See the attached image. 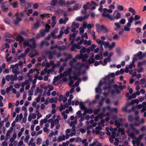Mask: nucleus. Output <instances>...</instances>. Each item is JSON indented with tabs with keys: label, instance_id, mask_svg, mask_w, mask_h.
I'll list each match as a JSON object with an SVG mask.
<instances>
[{
	"label": "nucleus",
	"instance_id": "nucleus-1",
	"mask_svg": "<svg viewBox=\"0 0 146 146\" xmlns=\"http://www.w3.org/2000/svg\"><path fill=\"white\" fill-rule=\"evenodd\" d=\"M115 76V74L114 73H112L109 74L108 76L104 78L103 79V81H100L97 87L96 88V92L97 93L101 92V90L100 87L102 84H104L105 85V86L103 88V89L105 91L107 90L108 92L107 93H104L103 95L104 96H107L110 91L111 88L112 86V84L110 80V77L113 78Z\"/></svg>",
	"mask_w": 146,
	"mask_h": 146
},
{
	"label": "nucleus",
	"instance_id": "nucleus-2",
	"mask_svg": "<svg viewBox=\"0 0 146 146\" xmlns=\"http://www.w3.org/2000/svg\"><path fill=\"white\" fill-rule=\"evenodd\" d=\"M72 68H70L67 69L63 73H60V78H62L64 77H66L67 76H69V78L70 79H73L74 80H80V78L78 76L80 74V71H75L73 73L74 76H71L72 70Z\"/></svg>",
	"mask_w": 146,
	"mask_h": 146
},
{
	"label": "nucleus",
	"instance_id": "nucleus-3",
	"mask_svg": "<svg viewBox=\"0 0 146 146\" xmlns=\"http://www.w3.org/2000/svg\"><path fill=\"white\" fill-rule=\"evenodd\" d=\"M36 46L35 40L33 38L26 40L23 42V46L24 48L27 46L34 48H36Z\"/></svg>",
	"mask_w": 146,
	"mask_h": 146
},
{
	"label": "nucleus",
	"instance_id": "nucleus-4",
	"mask_svg": "<svg viewBox=\"0 0 146 146\" xmlns=\"http://www.w3.org/2000/svg\"><path fill=\"white\" fill-rule=\"evenodd\" d=\"M75 62H74L73 60L72 61H70L69 62L70 66L71 67V68H74L76 71L80 72L82 68L85 66L84 64L83 63L78 62L76 65L74 66V63Z\"/></svg>",
	"mask_w": 146,
	"mask_h": 146
},
{
	"label": "nucleus",
	"instance_id": "nucleus-5",
	"mask_svg": "<svg viewBox=\"0 0 146 146\" xmlns=\"http://www.w3.org/2000/svg\"><path fill=\"white\" fill-rule=\"evenodd\" d=\"M103 15L104 17H106L108 18L110 21H113L115 19H118L121 17V14L119 12H118L115 17H113L111 16L109 14H104Z\"/></svg>",
	"mask_w": 146,
	"mask_h": 146
},
{
	"label": "nucleus",
	"instance_id": "nucleus-6",
	"mask_svg": "<svg viewBox=\"0 0 146 146\" xmlns=\"http://www.w3.org/2000/svg\"><path fill=\"white\" fill-rule=\"evenodd\" d=\"M96 26L98 31H99L100 30H101L103 31L104 33H108L109 31L107 28L104 25H102L100 26L99 24H97L96 25Z\"/></svg>",
	"mask_w": 146,
	"mask_h": 146
},
{
	"label": "nucleus",
	"instance_id": "nucleus-7",
	"mask_svg": "<svg viewBox=\"0 0 146 146\" xmlns=\"http://www.w3.org/2000/svg\"><path fill=\"white\" fill-rule=\"evenodd\" d=\"M5 79L8 81L11 80V83H14V80H17V76L16 75H15L14 76L12 75H7L5 77Z\"/></svg>",
	"mask_w": 146,
	"mask_h": 146
},
{
	"label": "nucleus",
	"instance_id": "nucleus-8",
	"mask_svg": "<svg viewBox=\"0 0 146 146\" xmlns=\"http://www.w3.org/2000/svg\"><path fill=\"white\" fill-rule=\"evenodd\" d=\"M10 68L12 69V72L15 74V75L18 74L20 72L19 71L18 65L17 63L15 65H12L11 66Z\"/></svg>",
	"mask_w": 146,
	"mask_h": 146
},
{
	"label": "nucleus",
	"instance_id": "nucleus-9",
	"mask_svg": "<svg viewBox=\"0 0 146 146\" xmlns=\"http://www.w3.org/2000/svg\"><path fill=\"white\" fill-rule=\"evenodd\" d=\"M58 33L57 31H53L51 33V36H52V38H59L61 37L64 33L63 31H60L59 32V35L58 36H56L55 34Z\"/></svg>",
	"mask_w": 146,
	"mask_h": 146
},
{
	"label": "nucleus",
	"instance_id": "nucleus-10",
	"mask_svg": "<svg viewBox=\"0 0 146 146\" xmlns=\"http://www.w3.org/2000/svg\"><path fill=\"white\" fill-rule=\"evenodd\" d=\"M136 107L140 109L142 108L141 110V112L143 113L145 111V108H146V102H143L141 104H139L136 106Z\"/></svg>",
	"mask_w": 146,
	"mask_h": 146
},
{
	"label": "nucleus",
	"instance_id": "nucleus-11",
	"mask_svg": "<svg viewBox=\"0 0 146 146\" xmlns=\"http://www.w3.org/2000/svg\"><path fill=\"white\" fill-rule=\"evenodd\" d=\"M96 42L100 44H103L104 46H107L108 45V42H106L101 40L100 39H98L96 40Z\"/></svg>",
	"mask_w": 146,
	"mask_h": 146
},
{
	"label": "nucleus",
	"instance_id": "nucleus-12",
	"mask_svg": "<svg viewBox=\"0 0 146 146\" xmlns=\"http://www.w3.org/2000/svg\"><path fill=\"white\" fill-rule=\"evenodd\" d=\"M102 129V127L100 126H98L96 128V131L95 132V133L97 134H99L100 135H104V133L100 131Z\"/></svg>",
	"mask_w": 146,
	"mask_h": 146
},
{
	"label": "nucleus",
	"instance_id": "nucleus-13",
	"mask_svg": "<svg viewBox=\"0 0 146 146\" xmlns=\"http://www.w3.org/2000/svg\"><path fill=\"white\" fill-rule=\"evenodd\" d=\"M68 20V18L67 17H65L64 19L61 18L59 20V23L60 24H65Z\"/></svg>",
	"mask_w": 146,
	"mask_h": 146
},
{
	"label": "nucleus",
	"instance_id": "nucleus-14",
	"mask_svg": "<svg viewBox=\"0 0 146 146\" xmlns=\"http://www.w3.org/2000/svg\"><path fill=\"white\" fill-rule=\"evenodd\" d=\"M89 15L87 14H86L84 17H78L76 18V20L77 21H82L84 20L85 19L87 18L88 16Z\"/></svg>",
	"mask_w": 146,
	"mask_h": 146
},
{
	"label": "nucleus",
	"instance_id": "nucleus-15",
	"mask_svg": "<svg viewBox=\"0 0 146 146\" xmlns=\"http://www.w3.org/2000/svg\"><path fill=\"white\" fill-rule=\"evenodd\" d=\"M10 46L9 44L7 42H5L4 44L1 45V50L2 51H3L6 48H8Z\"/></svg>",
	"mask_w": 146,
	"mask_h": 146
},
{
	"label": "nucleus",
	"instance_id": "nucleus-16",
	"mask_svg": "<svg viewBox=\"0 0 146 146\" xmlns=\"http://www.w3.org/2000/svg\"><path fill=\"white\" fill-rule=\"evenodd\" d=\"M134 140L132 141V142L133 145H136L137 146H139L140 141L137 138H135Z\"/></svg>",
	"mask_w": 146,
	"mask_h": 146
},
{
	"label": "nucleus",
	"instance_id": "nucleus-17",
	"mask_svg": "<svg viewBox=\"0 0 146 146\" xmlns=\"http://www.w3.org/2000/svg\"><path fill=\"white\" fill-rule=\"evenodd\" d=\"M145 54L142 55V52L141 51L139 52L137 54L135 55V56L137 57L139 59L142 58L144 57L145 56Z\"/></svg>",
	"mask_w": 146,
	"mask_h": 146
},
{
	"label": "nucleus",
	"instance_id": "nucleus-18",
	"mask_svg": "<svg viewBox=\"0 0 146 146\" xmlns=\"http://www.w3.org/2000/svg\"><path fill=\"white\" fill-rule=\"evenodd\" d=\"M126 132L129 134V136L131 138L134 139L135 138V134L133 132H130V129H128L126 131Z\"/></svg>",
	"mask_w": 146,
	"mask_h": 146
},
{
	"label": "nucleus",
	"instance_id": "nucleus-19",
	"mask_svg": "<svg viewBox=\"0 0 146 146\" xmlns=\"http://www.w3.org/2000/svg\"><path fill=\"white\" fill-rule=\"evenodd\" d=\"M65 140L64 135H62L58 136L57 139V142L59 143L62 141H64Z\"/></svg>",
	"mask_w": 146,
	"mask_h": 146
},
{
	"label": "nucleus",
	"instance_id": "nucleus-20",
	"mask_svg": "<svg viewBox=\"0 0 146 146\" xmlns=\"http://www.w3.org/2000/svg\"><path fill=\"white\" fill-rule=\"evenodd\" d=\"M130 126L131 130L134 131L135 134H138L139 133V131L137 129H135L133 127V125L132 124H131L130 125Z\"/></svg>",
	"mask_w": 146,
	"mask_h": 146
},
{
	"label": "nucleus",
	"instance_id": "nucleus-21",
	"mask_svg": "<svg viewBox=\"0 0 146 146\" xmlns=\"http://www.w3.org/2000/svg\"><path fill=\"white\" fill-rule=\"evenodd\" d=\"M82 54H80L79 55H76L75 58L73 59V60L74 62L76 61V59H82Z\"/></svg>",
	"mask_w": 146,
	"mask_h": 146
},
{
	"label": "nucleus",
	"instance_id": "nucleus-22",
	"mask_svg": "<svg viewBox=\"0 0 146 146\" xmlns=\"http://www.w3.org/2000/svg\"><path fill=\"white\" fill-rule=\"evenodd\" d=\"M133 20L134 19L132 17H131L129 19H128V22L127 24V26L128 27H129L131 26V23L133 22Z\"/></svg>",
	"mask_w": 146,
	"mask_h": 146
},
{
	"label": "nucleus",
	"instance_id": "nucleus-23",
	"mask_svg": "<svg viewBox=\"0 0 146 146\" xmlns=\"http://www.w3.org/2000/svg\"><path fill=\"white\" fill-rule=\"evenodd\" d=\"M61 119L59 115H57L56 116V118L54 120L53 123L55 124H59V121L61 120Z\"/></svg>",
	"mask_w": 146,
	"mask_h": 146
},
{
	"label": "nucleus",
	"instance_id": "nucleus-24",
	"mask_svg": "<svg viewBox=\"0 0 146 146\" xmlns=\"http://www.w3.org/2000/svg\"><path fill=\"white\" fill-rule=\"evenodd\" d=\"M103 13L102 14V16L103 17L104 16L103 15V14H108L107 13V12H109V13H111L113 12V11L111 9H107L106 8H104L103 9Z\"/></svg>",
	"mask_w": 146,
	"mask_h": 146
},
{
	"label": "nucleus",
	"instance_id": "nucleus-25",
	"mask_svg": "<svg viewBox=\"0 0 146 146\" xmlns=\"http://www.w3.org/2000/svg\"><path fill=\"white\" fill-rule=\"evenodd\" d=\"M76 36V35L75 33H73L70 36V40L71 44L73 43L74 42V38Z\"/></svg>",
	"mask_w": 146,
	"mask_h": 146
},
{
	"label": "nucleus",
	"instance_id": "nucleus-26",
	"mask_svg": "<svg viewBox=\"0 0 146 146\" xmlns=\"http://www.w3.org/2000/svg\"><path fill=\"white\" fill-rule=\"evenodd\" d=\"M38 92L40 94L42 93V90L39 87H37L36 88V90L34 92L35 95L36 96Z\"/></svg>",
	"mask_w": 146,
	"mask_h": 146
},
{
	"label": "nucleus",
	"instance_id": "nucleus-27",
	"mask_svg": "<svg viewBox=\"0 0 146 146\" xmlns=\"http://www.w3.org/2000/svg\"><path fill=\"white\" fill-rule=\"evenodd\" d=\"M92 56H91V57L88 60V62L90 64L93 63L95 62V60L94 58V54L93 53H92Z\"/></svg>",
	"mask_w": 146,
	"mask_h": 146
},
{
	"label": "nucleus",
	"instance_id": "nucleus-28",
	"mask_svg": "<svg viewBox=\"0 0 146 146\" xmlns=\"http://www.w3.org/2000/svg\"><path fill=\"white\" fill-rule=\"evenodd\" d=\"M15 15L17 16V17L16 19L14 21V23L15 25H16L21 20V18L18 16L17 13H16L15 14Z\"/></svg>",
	"mask_w": 146,
	"mask_h": 146
},
{
	"label": "nucleus",
	"instance_id": "nucleus-29",
	"mask_svg": "<svg viewBox=\"0 0 146 146\" xmlns=\"http://www.w3.org/2000/svg\"><path fill=\"white\" fill-rule=\"evenodd\" d=\"M79 27V25L78 23H76L75 22L72 23V24L70 28H78Z\"/></svg>",
	"mask_w": 146,
	"mask_h": 146
},
{
	"label": "nucleus",
	"instance_id": "nucleus-30",
	"mask_svg": "<svg viewBox=\"0 0 146 146\" xmlns=\"http://www.w3.org/2000/svg\"><path fill=\"white\" fill-rule=\"evenodd\" d=\"M115 45V43L114 42H112L111 45H109V43L108 42V45L107 46H104V47L105 48L108 47L110 50H111L113 47H114Z\"/></svg>",
	"mask_w": 146,
	"mask_h": 146
},
{
	"label": "nucleus",
	"instance_id": "nucleus-31",
	"mask_svg": "<svg viewBox=\"0 0 146 146\" xmlns=\"http://www.w3.org/2000/svg\"><path fill=\"white\" fill-rule=\"evenodd\" d=\"M45 53L46 55H49V58L50 59H51L53 58L52 55V52L50 51H47Z\"/></svg>",
	"mask_w": 146,
	"mask_h": 146
},
{
	"label": "nucleus",
	"instance_id": "nucleus-32",
	"mask_svg": "<svg viewBox=\"0 0 146 146\" xmlns=\"http://www.w3.org/2000/svg\"><path fill=\"white\" fill-rule=\"evenodd\" d=\"M34 139L33 138H31L28 144L29 146H35V142H33Z\"/></svg>",
	"mask_w": 146,
	"mask_h": 146
},
{
	"label": "nucleus",
	"instance_id": "nucleus-33",
	"mask_svg": "<svg viewBox=\"0 0 146 146\" xmlns=\"http://www.w3.org/2000/svg\"><path fill=\"white\" fill-rule=\"evenodd\" d=\"M40 24L39 22L37 21L36 23L34 24L33 27V29H36L39 27Z\"/></svg>",
	"mask_w": 146,
	"mask_h": 146
},
{
	"label": "nucleus",
	"instance_id": "nucleus-34",
	"mask_svg": "<svg viewBox=\"0 0 146 146\" xmlns=\"http://www.w3.org/2000/svg\"><path fill=\"white\" fill-rule=\"evenodd\" d=\"M13 128L12 127H10L9 130H8L6 134V136L7 137H9L12 131Z\"/></svg>",
	"mask_w": 146,
	"mask_h": 146
},
{
	"label": "nucleus",
	"instance_id": "nucleus-35",
	"mask_svg": "<svg viewBox=\"0 0 146 146\" xmlns=\"http://www.w3.org/2000/svg\"><path fill=\"white\" fill-rule=\"evenodd\" d=\"M82 61L85 62L88 57V55L87 54H85L84 55L82 54Z\"/></svg>",
	"mask_w": 146,
	"mask_h": 146
},
{
	"label": "nucleus",
	"instance_id": "nucleus-36",
	"mask_svg": "<svg viewBox=\"0 0 146 146\" xmlns=\"http://www.w3.org/2000/svg\"><path fill=\"white\" fill-rule=\"evenodd\" d=\"M114 125L117 127H119L123 125V124L121 123L120 122L117 121L116 120H115V121Z\"/></svg>",
	"mask_w": 146,
	"mask_h": 146
},
{
	"label": "nucleus",
	"instance_id": "nucleus-37",
	"mask_svg": "<svg viewBox=\"0 0 146 146\" xmlns=\"http://www.w3.org/2000/svg\"><path fill=\"white\" fill-rule=\"evenodd\" d=\"M47 122V119L46 118H44L43 119H42L40 121V125L42 126L44 123H46Z\"/></svg>",
	"mask_w": 146,
	"mask_h": 146
},
{
	"label": "nucleus",
	"instance_id": "nucleus-38",
	"mask_svg": "<svg viewBox=\"0 0 146 146\" xmlns=\"http://www.w3.org/2000/svg\"><path fill=\"white\" fill-rule=\"evenodd\" d=\"M139 103V101L138 99H135L134 100H132L131 102L129 104V105L133 104L134 103L137 104H138Z\"/></svg>",
	"mask_w": 146,
	"mask_h": 146
},
{
	"label": "nucleus",
	"instance_id": "nucleus-39",
	"mask_svg": "<svg viewBox=\"0 0 146 146\" xmlns=\"http://www.w3.org/2000/svg\"><path fill=\"white\" fill-rule=\"evenodd\" d=\"M118 132L120 133L122 135H124L125 134L124 129L123 128H119L118 129Z\"/></svg>",
	"mask_w": 146,
	"mask_h": 146
},
{
	"label": "nucleus",
	"instance_id": "nucleus-40",
	"mask_svg": "<svg viewBox=\"0 0 146 146\" xmlns=\"http://www.w3.org/2000/svg\"><path fill=\"white\" fill-rule=\"evenodd\" d=\"M103 58L102 54H97L95 56V59L97 60H101Z\"/></svg>",
	"mask_w": 146,
	"mask_h": 146
},
{
	"label": "nucleus",
	"instance_id": "nucleus-41",
	"mask_svg": "<svg viewBox=\"0 0 146 146\" xmlns=\"http://www.w3.org/2000/svg\"><path fill=\"white\" fill-rule=\"evenodd\" d=\"M17 40L21 42L24 40L23 37L20 35H18L17 36Z\"/></svg>",
	"mask_w": 146,
	"mask_h": 146
},
{
	"label": "nucleus",
	"instance_id": "nucleus-42",
	"mask_svg": "<svg viewBox=\"0 0 146 146\" xmlns=\"http://www.w3.org/2000/svg\"><path fill=\"white\" fill-rule=\"evenodd\" d=\"M84 44L85 45L90 46L91 44V42L90 40L87 41V40H85L84 41Z\"/></svg>",
	"mask_w": 146,
	"mask_h": 146
},
{
	"label": "nucleus",
	"instance_id": "nucleus-43",
	"mask_svg": "<svg viewBox=\"0 0 146 146\" xmlns=\"http://www.w3.org/2000/svg\"><path fill=\"white\" fill-rule=\"evenodd\" d=\"M57 98H52L49 100V102L50 103H52L53 102L56 103L57 101Z\"/></svg>",
	"mask_w": 146,
	"mask_h": 146
},
{
	"label": "nucleus",
	"instance_id": "nucleus-44",
	"mask_svg": "<svg viewBox=\"0 0 146 146\" xmlns=\"http://www.w3.org/2000/svg\"><path fill=\"white\" fill-rule=\"evenodd\" d=\"M79 106L81 109L84 110H86L87 108L84 105L83 103L82 102H80L79 104Z\"/></svg>",
	"mask_w": 146,
	"mask_h": 146
},
{
	"label": "nucleus",
	"instance_id": "nucleus-45",
	"mask_svg": "<svg viewBox=\"0 0 146 146\" xmlns=\"http://www.w3.org/2000/svg\"><path fill=\"white\" fill-rule=\"evenodd\" d=\"M50 28V26L46 24V26L45 28L44 31L46 33H48L49 32Z\"/></svg>",
	"mask_w": 146,
	"mask_h": 146
},
{
	"label": "nucleus",
	"instance_id": "nucleus-46",
	"mask_svg": "<svg viewBox=\"0 0 146 146\" xmlns=\"http://www.w3.org/2000/svg\"><path fill=\"white\" fill-rule=\"evenodd\" d=\"M59 4L61 6L65 5V2L64 0H59Z\"/></svg>",
	"mask_w": 146,
	"mask_h": 146
},
{
	"label": "nucleus",
	"instance_id": "nucleus-47",
	"mask_svg": "<svg viewBox=\"0 0 146 146\" xmlns=\"http://www.w3.org/2000/svg\"><path fill=\"white\" fill-rule=\"evenodd\" d=\"M77 120L76 119H75L74 121H71L69 125L70 126H72V125H74L76 124L77 123Z\"/></svg>",
	"mask_w": 146,
	"mask_h": 146
},
{
	"label": "nucleus",
	"instance_id": "nucleus-48",
	"mask_svg": "<svg viewBox=\"0 0 146 146\" xmlns=\"http://www.w3.org/2000/svg\"><path fill=\"white\" fill-rule=\"evenodd\" d=\"M70 44L72 45V47L71 48V50L73 51H75V49L76 48L75 44H73V43H72L71 44V42H70Z\"/></svg>",
	"mask_w": 146,
	"mask_h": 146
},
{
	"label": "nucleus",
	"instance_id": "nucleus-49",
	"mask_svg": "<svg viewBox=\"0 0 146 146\" xmlns=\"http://www.w3.org/2000/svg\"><path fill=\"white\" fill-rule=\"evenodd\" d=\"M12 5L14 8H17L18 7V3L16 1H14L12 3Z\"/></svg>",
	"mask_w": 146,
	"mask_h": 146
},
{
	"label": "nucleus",
	"instance_id": "nucleus-50",
	"mask_svg": "<svg viewBox=\"0 0 146 146\" xmlns=\"http://www.w3.org/2000/svg\"><path fill=\"white\" fill-rule=\"evenodd\" d=\"M135 121H137L138 122V123H134L133 124V125H134L135 126H138L139 124V123H140V122L139 121V117L137 116L135 118Z\"/></svg>",
	"mask_w": 146,
	"mask_h": 146
},
{
	"label": "nucleus",
	"instance_id": "nucleus-51",
	"mask_svg": "<svg viewBox=\"0 0 146 146\" xmlns=\"http://www.w3.org/2000/svg\"><path fill=\"white\" fill-rule=\"evenodd\" d=\"M66 58L65 59V62L67 61L68 59H70L72 58L71 55L70 54H67L66 56Z\"/></svg>",
	"mask_w": 146,
	"mask_h": 146
},
{
	"label": "nucleus",
	"instance_id": "nucleus-52",
	"mask_svg": "<svg viewBox=\"0 0 146 146\" xmlns=\"http://www.w3.org/2000/svg\"><path fill=\"white\" fill-rule=\"evenodd\" d=\"M117 7V9L119 11H122L124 10L123 7L122 5H118Z\"/></svg>",
	"mask_w": 146,
	"mask_h": 146
},
{
	"label": "nucleus",
	"instance_id": "nucleus-53",
	"mask_svg": "<svg viewBox=\"0 0 146 146\" xmlns=\"http://www.w3.org/2000/svg\"><path fill=\"white\" fill-rule=\"evenodd\" d=\"M5 37L11 38L13 37V36L9 33H7L5 34Z\"/></svg>",
	"mask_w": 146,
	"mask_h": 146
},
{
	"label": "nucleus",
	"instance_id": "nucleus-54",
	"mask_svg": "<svg viewBox=\"0 0 146 146\" xmlns=\"http://www.w3.org/2000/svg\"><path fill=\"white\" fill-rule=\"evenodd\" d=\"M21 5L23 6H25L26 5L25 0H20Z\"/></svg>",
	"mask_w": 146,
	"mask_h": 146
},
{
	"label": "nucleus",
	"instance_id": "nucleus-55",
	"mask_svg": "<svg viewBox=\"0 0 146 146\" xmlns=\"http://www.w3.org/2000/svg\"><path fill=\"white\" fill-rule=\"evenodd\" d=\"M61 114L63 116V118L64 119H66L67 118L68 116L67 115L65 114V113L64 111H63L61 113Z\"/></svg>",
	"mask_w": 146,
	"mask_h": 146
},
{
	"label": "nucleus",
	"instance_id": "nucleus-56",
	"mask_svg": "<svg viewBox=\"0 0 146 146\" xmlns=\"http://www.w3.org/2000/svg\"><path fill=\"white\" fill-rule=\"evenodd\" d=\"M57 3V0H52L51 2V4L52 6H55Z\"/></svg>",
	"mask_w": 146,
	"mask_h": 146
},
{
	"label": "nucleus",
	"instance_id": "nucleus-57",
	"mask_svg": "<svg viewBox=\"0 0 146 146\" xmlns=\"http://www.w3.org/2000/svg\"><path fill=\"white\" fill-rule=\"evenodd\" d=\"M12 88H13V86H10L9 87H7L6 89V93H9Z\"/></svg>",
	"mask_w": 146,
	"mask_h": 146
},
{
	"label": "nucleus",
	"instance_id": "nucleus-58",
	"mask_svg": "<svg viewBox=\"0 0 146 146\" xmlns=\"http://www.w3.org/2000/svg\"><path fill=\"white\" fill-rule=\"evenodd\" d=\"M42 139L40 138H38L37 140L36 144L40 145L42 143Z\"/></svg>",
	"mask_w": 146,
	"mask_h": 146
},
{
	"label": "nucleus",
	"instance_id": "nucleus-59",
	"mask_svg": "<svg viewBox=\"0 0 146 146\" xmlns=\"http://www.w3.org/2000/svg\"><path fill=\"white\" fill-rule=\"evenodd\" d=\"M82 143L84 144L85 146H88V143L87 142V139H84L82 141Z\"/></svg>",
	"mask_w": 146,
	"mask_h": 146
},
{
	"label": "nucleus",
	"instance_id": "nucleus-60",
	"mask_svg": "<svg viewBox=\"0 0 146 146\" xmlns=\"http://www.w3.org/2000/svg\"><path fill=\"white\" fill-rule=\"evenodd\" d=\"M112 108H111L109 106H108L106 107H104L103 109L104 111H105L107 109L109 111H111Z\"/></svg>",
	"mask_w": 146,
	"mask_h": 146
},
{
	"label": "nucleus",
	"instance_id": "nucleus-61",
	"mask_svg": "<svg viewBox=\"0 0 146 146\" xmlns=\"http://www.w3.org/2000/svg\"><path fill=\"white\" fill-rule=\"evenodd\" d=\"M86 48L85 47H83L80 50V53L82 54L83 53L86 52Z\"/></svg>",
	"mask_w": 146,
	"mask_h": 146
},
{
	"label": "nucleus",
	"instance_id": "nucleus-62",
	"mask_svg": "<svg viewBox=\"0 0 146 146\" xmlns=\"http://www.w3.org/2000/svg\"><path fill=\"white\" fill-rule=\"evenodd\" d=\"M136 97V94L135 93H133L131 96H129V99H131L132 98H135Z\"/></svg>",
	"mask_w": 146,
	"mask_h": 146
},
{
	"label": "nucleus",
	"instance_id": "nucleus-63",
	"mask_svg": "<svg viewBox=\"0 0 146 146\" xmlns=\"http://www.w3.org/2000/svg\"><path fill=\"white\" fill-rule=\"evenodd\" d=\"M128 118L129 121L130 122H132L133 120V119L131 115L128 116Z\"/></svg>",
	"mask_w": 146,
	"mask_h": 146
},
{
	"label": "nucleus",
	"instance_id": "nucleus-64",
	"mask_svg": "<svg viewBox=\"0 0 146 146\" xmlns=\"http://www.w3.org/2000/svg\"><path fill=\"white\" fill-rule=\"evenodd\" d=\"M60 78H59V76H55L54 77V80L53 81V83H54L55 82H56L58 80V79H60Z\"/></svg>",
	"mask_w": 146,
	"mask_h": 146
}]
</instances>
